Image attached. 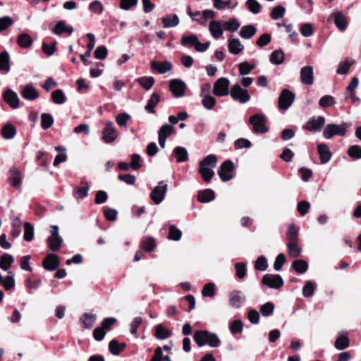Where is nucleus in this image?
<instances>
[{
	"mask_svg": "<svg viewBox=\"0 0 361 361\" xmlns=\"http://www.w3.org/2000/svg\"><path fill=\"white\" fill-rule=\"evenodd\" d=\"M217 157L214 154L205 157L199 164V172L203 180L209 182L214 175V169L216 166Z\"/></svg>",
	"mask_w": 361,
	"mask_h": 361,
	"instance_id": "f257e3e1",
	"label": "nucleus"
},
{
	"mask_svg": "<svg viewBox=\"0 0 361 361\" xmlns=\"http://www.w3.org/2000/svg\"><path fill=\"white\" fill-rule=\"evenodd\" d=\"M194 340L197 345L203 346L208 344L212 348H217L221 343L219 336L214 333L207 331H197L194 334Z\"/></svg>",
	"mask_w": 361,
	"mask_h": 361,
	"instance_id": "f03ea898",
	"label": "nucleus"
},
{
	"mask_svg": "<svg viewBox=\"0 0 361 361\" xmlns=\"http://www.w3.org/2000/svg\"><path fill=\"white\" fill-rule=\"evenodd\" d=\"M351 126L350 123H343L341 125L329 124L323 132V135L326 139H331L334 135L344 136L346 130Z\"/></svg>",
	"mask_w": 361,
	"mask_h": 361,
	"instance_id": "7ed1b4c3",
	"label": "nucleus"
},
{
	"mask_svg": "<svg viewBox=\"0 0 361 361\" xmlns=\"http://www.w3.org/2000/svg\"><path fill=\"white\" fill-rule=\"evenodd\" d=\"M51 235L47 239L48 247L52 251H57L61 247L63 239L59 235V227L57 226H51Z\"/></svg>",
	"mask_w": 361,
	"mask_h": 361,
	"instance_id": "20e7f679",
	"label": "nucleus"
},
{
	"mask_svg": "<svg viewBox=\"0 0 361 361\" xmlns=\"http://www.w3.org/2000/svg\"><path fill=\"white\" fill-rule=\"evenodd\" d=\"M230 94L234 100L239 101L242 104L247 103L250 99L248 91L243 89L238 84L233 85L230 90Z\"/></svg>",
	"mask_w": 361,
	"mask_h": 361,
	"instance_id": "39448f33",
	"label": "nucleus"
},
{
	"mask_svg": "<svg viewBox=\"0 0 361 361\" xmlns=\"http://www.w3.org/2000/svg\"><path fill=\"white\" fill-rule=\"evenodd\" d=\"M230 82L226 78H219L214 84L213 94L218 97H224L228 95L229 92Z\"/></svg>",
	"mask_w": 361,
	"mask_h": 361,
	"instance_id": "423d86ee",
	"label": "nucleus"
},
{
	"mask_svg": "<svg viewBox=\"0 0 361 361\" xmlns=\"http://www.w3.org/2000/svg\"><path fill=\"white\" fill-rule=\"evenodd\" d=\"M250 123L253 126L254 132L264 133L268 128L266 126V118L262 114H256L250 118Z\"/></svg>",
	"mask_w": 361,
	"mask_h": 361,
	"instance_id": "0eeeda50",
	"label": "nucleus"
},
{
	"mask_svg": "<svg viewBox=\"0 0 361 361\" xmlns=\"http://www.w3.org/2000/svg\"><path fill=\"white\" fill-rule=\"evenodd\" d=\"M167 190V183L165 181H160L150 193L152 200L157 204H160L164 199Z\"/></svg>",
	"mask_w": 361,
	"mask_h": 361,
	"instance_id": "6e6552de",
	"label": "nucleus"
},
{
	"mask_svg": "<svg viewBox=\"0 0 361 361\" xmlns=\"http://www.w3.org/2000/svg\"><path fill=\"white\" fill-rule=\"evenodd\" d=\"M295 99V94L290 90L284 89L279 97V107L281 110L288 109Z\"/></svg>",
	"mask_w": 361,
	"mask_h": 361,
	"instance_id": "1a4fd4ad",
	"label": "nucleus"
},
{
	"mask_svg": "<svg viewBox=\"0 0 361 361\" xmlns=\"http://www.w3.org/2000/svg\"><path fill=\"white\" fill-rule=\"evenodd\" d=\"M264 285L270 288L278 289L283 285V280L279 274H266L262 279Z\"/></svg>",
	"mask_w": 361,
	"mask_h": 361,
	"instance_id": "9d476101",
	"label": "nucleus"
},
{
	"mask_svg": "<svg viewBox=\"0 0 361 361\" xmlns=\"http://www.w3.org/2000/svg\"><path fill=\"white\" fill-rule=\"evenodd\" d=\"M186 84L180 79H173L169 82V88L175 97L180 98L185 95Z\"/></svg>",
	"mask_w": 361,
	"mask_h": 361,
	"instance_id": "9b49d317",
	"label": "nucleus"
},
{
	"mask_svg": "<svg viewBox=\"0 0 361 361\" xmlns=\"http://www.w3.org/2000/svg\"><path fill=\"white\" fill-rule=\"evenodd\" d=\"M118 132L113 126V123L108 121L105 123V127L102 130V139L106 143L114 142L118 137Z\"/></svg>",
	"mask_w": 361,
	"mask_h": 361,
	"instance_id": "f8f14e48",
	"label": "nucleus"
},
{
	"mask_svg": "<svg viewBox=\"0 0 361 361\" xmlns=\"http://www.w3.org/2000/svg\"><path fill=\"white\" fill-rule=\"evenodd\" d=\"M233 170V164L231 160H226L222 163L218 171L221 180L228 181L233 178L230 173Z\"/></svg>",
	"mask_w": 361,
	"mask_h": 361,
	"instance_id": "ddd939ff",
	"label": "nucleus"
},
{
	"mask_svg": "<svg viewBox=\"0 0 361 361\" xmlns=\"http://www.w3.org/2000/svg\"><path fill=\"white\" fill-rule=\"evenodd\" d=\"M174 126L166 124L162 126L159 130V144L161 148L165 147L166 140L174 132Z\"/></svg>",
	"mask_w": 361,
	"mask_h": 361,
	"instance_id": "4468645a",
	"label": "nucleus"
},
{
	"mask_svg": "<svg viewBox=\"0 0 361 361\" xmlns=\"http://www.w3.org/2000/svg\"><path fill=\"white\" fill-rule=\"evenodd\" d=\"M300 80L302 84L312 85L314 82V71L311 66H304L300 70Z\"/></svg>",
	"mask_w": 361,
	"mask_h": 361,
	"instance_id": "2eb2a0df",
	"label": "nucleus"
},
{
	"mask_svg": "<svg viewBox=\"0 0 361 361\" xmlns=\"http://www.w3.org/2000/svg\"><path fill=\"white\" fill-rule=\"evenodd\" d=\"M326 119L323 116L312 118L307 123L305 128L311 132L319 131L325 124Z\"/></svg>",
	"mask_w": 361,
	"mask_h": 361,
	"instance_id": "dca6fc26",
	"label": "nucleus"
},
{
	"mask_svg": "<svg viewBox=\"0 0 361 361\" xmlns=\"http://www.w3.org/2000/svg\"><path fill=\"white\" fill-rule=\"evenodd\" d=\"M317 151L319 155L321 164H325L331 159L332 154L326 144L319 143L317 145Z\"/></svg>",
	"mask_w": 361,
	"mask_h": 361,
	"instance_id": "f3484780",
	"label": "nucleus"
},
{
	"mask_svg": "<svg viewBox=\"0 0 361 361\" xmlns=\"http://www.w3.org/2000/svg\"><path fill=\"white\" fill-rule=\"evenodd\" d=\"M209 30L214 39H219L224 32L223 23L219 20H212L209 25Z\"/></svg>",
	"mask_w": 361,
	"mask_h": 361,
	"instance_id": "a211bd4d",
	"label": "nucleus"
},
{
	"mask_svg": "<svg viewBox=\"0 0 361 361\" xmlns=\"http://www.w3.org/2000/svg\"><path fill=\"white\" fill-rule=\"evenodd\" d=\"M4 99L13 109L19 106V99L17 94L11 90H6L3 94Z\"/></svg>",
	"mask_w": 361,
	"mask_h": 361,
	"instance_id": "6ab92c4d",
	"label": "nucleus"
},
{
	"mask_svg": "<svg viewBox=\"0 0 361 361\" xmlns=\"http://www.w3.org/2000/svg\"><path fill=\"white\" fill-rule=\"evenodd\" d=\"M59 266V259L54 254H49L43 261V267L49 271H54Z\"/></svg>",
	"mask_w": 361,
	"mask_h": 361,
	"instance_id": "aec40b11",
	"label": "nucleus"
},
{
	"mask_svg": "<svg viewBox=\"0 0 361 361\" xmlns=\"http://www.w3.org/2000/svg\"><path fill=\"white\" fill-rule=\"evenodd\" d=\"M245 298L239 290H233L229 294L230 305L234 308H239L244 302Z\"/></svg>",
	"mask_w": 361,
	"mask_h": 361,
	"instance_id": "412c9836",
	"label": "nucleus"
},
{
	"mask_svg": "<svg viewBox=\"0 0 361 361\" xmlns=\"http://www.w3.org/2000/svg\"><path fill=\"white\" fill-rule=\"evenodd\" d=\"M21 95L27 100H35L39 97V93L32 84H28L23 87Z\"/></svg>",
	"mask_w": 361,
	"mask_h": 361,
	"instance_id": "4be33fe9",
	"label": "nucleus"
},
{
	"mask_svg": "<svg viewBox=\"0 0 361 361\" xmlns=\"http://www.w3.org/2000/svg\"><path fill=\"white\" fill-rule=\"evenodd\" d=\"M151 68L155 69L160 74H164L172 69V65L168 61L164 62L154 61L151 62Z\"/></svg>",
	"mask_w": 361,
	"mask_h": 361,
	"instance_id": "5701e85b",
	"label": "nucleus"
},
{
	"mask_svg": "<svg viewBox=\"0 0 361 361\" xmlns=\"http://www.w3.org/2000/svg\"><path fill=\"white\" fill-rule=\"evenodd\" d=\"M228 49L231 54H238L243 50L244 46L238 38L231 37L228 40Z\"/></svg>",
	"mask_w": 361,
	"mask_h": 361,
	"instance_id": "b1692460",
	"label": "nucleus"
},
{
	"mask_svg": "<svg viewBox=\"0 0 361 361\" xmlns=\"http://www.w3.org/2000/svg\"><path fill=\"white\" fill-rule=\"evenodd\" d=\"M17 133L16 127L11 123H6L3 126L1 130V136L5 140H11L15 137Z\"/></svg>",
	"mask_w": 361,
	"mask_h": 361,
	"instance_id": "393cba45",
	"label": "nucleus"
},
{
	"mask_svg": "<svg viewBox=\"0 0 361 361\" xmlns=\"http://www.w3.org/2000/svg\"><path fill=\"white\" fill-rule=\"evenodd\" d=\"M177 162H185L188 159V153L186 148L183 147H176L173 151Z\"/></svg>",
	"mask_w": 361,
	"mask_h": 361,
	"instance_id": "a878e982",
	"label": "nucleus"
},
{
	"mask_svg": "<svg viewBox=\"0 0 361 361\" xmlns=\"http://www.w3.org/2000/svg\"><path fill=\"white\" fill-rule=\"evenodd\" d=\"M52 32L57 35L63 32H68L71 35L73 32V28L71 26H66L65 21L60 20L56 24Z\"/></svg>",
	"mask_w": 361,
	"mask_h": 361,
	"instance_id": "bb28decb",
	"label": "nucleus"
},
{
	"mask_svg": "<svg viewBox=\"0 0 361 361\" xmlns=\"http://www.w3.org/2000/svg\"><path fill=\"white\" fill-rule=\"evenodd\" d=\"M215 198L214 192L211 189H206L200 191L197 195V199L200 202L207 203L214 200Z\"/></svg>",
	"mask_w": 361,
	"mask_h": 361,
	"instance_id": "cd10ccee",
	"label": "nucleus"
},
{
	"mask_svg": "<svg viewBox=\"0 0 361 361\" xmlns=\"http://www.w3.org/2000/svg\"><path fill=\"white\" fill-rule=\"evenodd\" d=\"M83 186H76L74 188L73 197L78 199H84L87 197L90 187L87 183H82Z\"/></svg>",
	"mask_w": 361,
	"mask_h": 361,
	"instance_id": "c85d7f7f",
	"label": "nucleus"
},
{
	"mask_svg": "<svg viewBox=\"0 0 361 361\" xmlns=\"http://www.w3.org/2000/svg\"><path fill=\"white\" fill-rule=\"evenodd\" d=\"M334 23L337 28L341 31L345 30L347 27V21L345 16L341 12L337 11L334 13Z\"/></svg>",
	"mask_w": 361,
	"mask_h": 361,
	"instance_id": "c756f323",
	"label": "nucleus"
},
{
	"mask_svg": "<svg viewBox=\"0 0 361 361\" xmlns=\"http://www.w3.org/2000/svg\"><path fill=\"white\" fill-rule=\"evenodd\" d=\"M16 42L21 48L27 49L32 44L33 39L28 34L23 33L18 37Z\"/></svg>",
	"mask_w": 361,
	"mask_h": 361,
	"instance_id": "7c9ffc66",
	"label": "nucleus"
},
{
	"mask_svg": "<svg viewBox=\"0 0 361 361\" xmlns=\"http://www.w3.org/2000/svg\"><path fill=\"white\" fill-rule=\"evenodd\" d=\"M97 319L95 314L85 313L80 317V322L85 329H91L94 325Z\"/></svg>",
	"mask_w": 361,
	"mask_h": 361,
	"instance_id": "2f4dec72",
	"label": "nucleus"
},
{
	"mask_svg": "<svg viewBox=\"0 0 361 361\" xmlns=\"http://www.w3.org/2000/svg\"><path fill=\"white\" fill-rule=\"evenodd\" d=\"M287 250L289 256L292 258L299 257L302 252V248L297 244V241L288 242Z\"/></svg>",
	"mask_w": 361,
	"mask_h": 361,
	"instance_id": "473e14b6",
	"label": "nucleus"
},
{
	"mask_svg": "<svg viewBox=\"0 0 361 361\" xmlns=\"http://www.w3.org/2000/svg\"><path fill=\"white\" fill-rule=\"evenodd\" d=\"M201 95L203 97L202 100V106L207 110L213 109L216 103V99L209 94H204L203 92Z\"/></svg>",
	"mask_w": 361,
	"mask_h": 361,
	"instance_id": "72a5a7b5",
	"label": "nucleus"
},
{
	"mask_svg": "<svg viewBox=\"0 0 361 361\" xmlns=\"http://www.w3.org/2000/svg\"><path fill=\"white\" fill-rule=\"evenodd\" d=\"M14 261L13 257L8 253H4L0 257V268L3 270H8Z\"/></svg>",
	"mask_w": 361,
	"mask_h": 361,
	"instance_id": "f704fd0d",
	"label": "nucleus"
},
{
	"mask_svg": "<svg viewBox=\"0 0 361 361\" xmlns=\"http://www.w3.org/2000/svg\"><path fill=\"white\" fill-rule=\"evenodd\" d=\"M10 183L12 186L20 188L21 185L20 173L16 169L11 171Z\"/></svg>",
	"mask_w": 361,
	"mask_h": 361,
	"instance_id": "c9c22d12",
	"label": "nucleus"
},
{
	"mask_svg": "<svg viewBox=\"0 0 361 361\" xmlns=\"http://www.w3.org/2000/svg\"><path fill=\"white\" fill-rule=\"evenodd\" d=\"M292 268L298 274H303L307 270L308 264L303 259H297L292 263Z\"/></svg>",
	"mask_w": 361,
	"mask_h": 361,
	"instance_id": "e433bc0d",
	"label": "nucleus"
},
{
	"mask_svg": "<svg viewBox=\"0 0 361 361\" xmlns=\"http://www.w3.org/2000/svg\"><path fill=\"white\" fill-rule=\"evenodd\" d=\"M159 96L157 93L154 92L151 95L150 98L147 102V105L145 106V110L151 114L154 113V109L159 103Z\"/></svg>",
	"mask_w": 361,
	"mask_h": 361,
	"instance_id": "4c0bfd02",
	"label": "nucleus"
},
{
	"mask_svg": "<svg viewBox=\"0 0 361 361\" xmlns=\"http://www.w3.org/2000/svg\"><path fill=\"white\" fill-rule=\"evenodd\" d=\"M256 28L252 25H245L241 27L240 36L244 39H250L256 32Z\"/></svg>",
	"mask_w": 361,
	"mask_h": 361,
	"instance_id": "58836bf2",
	"label": "nucleus"
},
{
	"mask_svg": "<svg viewBox=\"0 0 361 361\" xmlns=\"http://www.w3.org/2000/svg\"><path fill=\"white\" fill-rule=\"evenodd\" d=\"M353 64V61L348 59L341 61L338 65L336 73L339 75L347 74Z\"/></svg>",
	"mask_w": 361,
	"mask_h": 361,
	"instance_id": "ea45409f",
	"label": "nucleus"
},
{
	"mask_svg": "<svg viewBox=\"0 0 361 361\" xmlns=\"http://www.w3.org/2000/svg\"><path fill=\"white\" fill-rule=\"evenodd\" d=\"M284 61V53L282 50L279 49L274 51L270 56V61L273 64L280 65Z\"/></svg>",
	"mask_w": 361,
	"mask_h": 361,
	"instance_id": "a19ab883",
	"label": "nucleus"
},
{
	"mask_svg": "<svg viewBox=\"0 0 361 361\" xmlns=\"http://www.w3.org/2000/svg\"><path fill=\"white\" fill-rule=\"evenodd\" d=\"M126 347V344H119L116 339H113L109 344V350L114 355H118Z\"/></svg>",
	"mask_w": 361,
	"mask_h": 361,
	"instance_id": "79ce46f5",
	"label": "nucleus"
},
{
	"mask_svg": "<svg viewBox=\"0 0 361 361\" xmlns=\"http://www.w3.org/2000/svg\"><path fill=\"white\" fill-rule=\"evenodd\" d=\"M9 54L7 51H4L0 53V70L8 71L9 66Z\"/></svg>",
	"mask_w": 361,
	"mask_h": 361,
	"instance_id": "37998d69",
	"label": "nucleus"
},
{
	"mask_svg": "<svg viewBox=\"0 0 361 361\" xmlns=\"http://www.w3.org/2000/svg\"><path fill=\"white\" fill-rule=\"evenodd\" d=\"M198 37L195 35H184L181 37L180 44L183 46L192 47L197 42Z\"/></svg>",
	"mask_w": 361,
	"mask_h": 361,
	"instance_id": "c03bdc74",
	"label": "nucleus"
},
{
	"mask_svg": "<svg viewBox=\"0 0 361 361\" xmlns=\"http://www.w3.org/2000/svg\"><path fill=\"white\" fill-rule=\"evenodd\" d=\"M24 240L30 242L34 238V227L29 222H25L24 224Z\"/></svg>",
	"mask_w": 361,
	"mask_h": 361,
	"instance_id": "a18cd8bd",
	"label": "nucleus"
},
{
	"mask_svg": "<svg viewBox=\"0 0 361 361\" xmlns=\"http://www.w3.org/2000/svg\"><path fill=\"white\" fill-rule=\"evenodd\" d=\"M350 341L347 336H340L336 338L334 345L335 348L339 350H344L349 346Z\"/></svg>",
	"mask_w": 361,
	"mask_h": 361,
	"instance_id": "49530a36",
	"label": "nucleus"
},
{
	"mask_svg": "<svg viewBox=\"0 0 361 361\" xmlns=\"http://www.w3.org/2000/svg\"><path fill=\"white\" fill-rule=\"evenodd\" d=\"M171 335V332L164 328L161 324L157 325L155 327V336L159 339H166L170 337Z\"/></svg>",
	"mask_w": 361,
	"mask_h": 361,
	"instance_id": "de8ad7c7",
	"label": "nucleus"
},
{
	"mask_svg": "<svg viewBox=\"0 0 361 361\" xmlns=\"http://www.w3.org/2000/svg\"><path fill=\"white\" fill-rule=\"evenodd\" d=\"M161 21L164 27H172L179 24V18L177 15H173V17L163 18Z\"/></svg>",
	"mask_w": 361,
	"mask_h": 361,
	"instance_id": "09e8293b",
	"label": "nucleus"
},
{
	"mask_svg": "<svg viewBox=\"0 0 361 361\" xmlns=\"http://www.w3.org/2000/svg\"><path fill=\"white\" fill-rule=\"evenodd\" d=\"M223 25H224V29L225 30L230 31V32H235L239 28L240 23L238 22V20L235 18H232L228 21L224 22Z\"/></svg>",
	"mask_w": 361,
	"mask_h": 361,
	"instance_id": "8fccbe9b",
	"label": "nucleus"
},
{
	"mask_svg": "<svg viewBox=\"0 0 361 361\" xmlns=\"http://www.w3.org/2000/svg\"><path fill=\"white\" fill-rule=\"evenodd\" d=\"M41 119V126L44 130L49 128L53 125L54 118L49 114L43 113Z\"/></svg>",
	"mask_w": 361,
	"mask_h": 361,
	"instance_id": "3c124183",
	"label": "nucleus"
},
{
	"mask_svg": "<svg viewBox=\"0 0 361 361\" xmlns=\"http://www.w3.org/2000/svg\"><path fill=\"white\" fill-rule=\"evenodd\" d=\"M298 228L293 224L288 226L287 231V238L288 242L297 241Z\"/></svg>",
	"mask_w": 361,
	"mask_h": 361,
	"instance_id": "603ef678",
	"label": "nucleus"
},
{
	"mask_svg": "<svg viewBox=\"0 0 361 361\" xmlns=\"http://www.w3.org/2000/svg\"><path fill=\"white\" fill-rule=\"evenodd\" d=\"M52 101L57 104H62L66 101V97L61 90H54L51 93Z\"/></svg>",
	"mask_w": 361,
	"mask_h": 361,
	"instance_id": "864d4df0",
	"label": "nucleus"
},
{
	"mask_svg": "<svg viewBox=\"0 0 361 361\" xmlns=\"http://www.w3.org/2000/svg\"><path fill=\"white\" fill-rule=\"evenodd\" d=\"M137 82L143 88L148 90L154 84V79L151 76L141 77L137 79Z\"/></svg>",
	"mask_w": 361,
	"mask_h": 361,
	"instance_id": "5fc2aeb1",
	"label": "nucleus"
},
{
	"mask_svg": "<svg viewBox=\"0 0 361 361\" xmlns=\"http://www.w3.org/2000/svg\"><path fill=\"white\" fill-rule=\"evenodd\" d=\"M155 240L152 237H148L142 241V247L146 252H150L155 248Z\"/></svg>",
	"mask_w": 361,
	"mask_h": 361,
	"instance_id": "6e6d98bb",
	"label": "nucleus"
},
{
	"mask_svg": "<svg viewBox=\"0 0 361 361\" xmlns=\"http://www.w3.org/2000/svg\"><path fill=\"white\" fill-rule=\"evenodd\" d=\"M285 8L282 6H277L272 8L270 16L273 20H278L283 17L285 13Z\"/></svg>",
	"mask_w": 361,
	"mask_h": 361,
	"instance_id": "4d7b16f0",
	"label": "nucleus"
},
{
	"mask_svg": "<svg viewBox=\"0 0 361 361\" xmlns=\"http://www.w3.org/2000/svg\"><path fill=\"white\" fill-rule=\"evenodd\" d=\"M268 268L267 259L264 256L259 257L255 263V269L259 271H265Z\"/></svg>",
	"mask_w": 361,
	"mask_h": 361,
	"instance_id": "13d9d810",
	"label": "nucleus"
},
{
	"mask_svg": "<svg viewBox=\"0 0 361 361\" xmlns=\"http://www.w3.org/2000/svg\"><path fill=\"white\" fill-rule=\"evenodd\" d=\"M13 24V20L8 16L0 18V32L8 29Z\"/></svg>",
	"mask_w": 361,
	"mask_h": 361,
	"instance_id": "bf43d9fd",
	"label": "nucleus"
},
{
	"mask_svg": "<svg viewBox=\"0 0 361 361\" xmlns=\"http://www.w3.org/2000/svg\"><path fill=\"white\" fill-rule=\"evenodd\" d=\"M348 154L353 159H361V147L359 145H353L348 149Z\"/></svg>",
	"mask_w": 361,
	"mask_h": 361,
	"instance_id": "052dcab7",
	"label": "nucleus"
},
{
	"mask_svg": "<svg viewBox=\"0 0 361 361\" xmlns=\"http://www.w3.org/2000/svg\"><path fill=\"white\" fill-rule=\"evenodd\" d=\"M182 235L181 231L177 228L175 226L172 225L169 227V238L178 241L180 239Z\"/></svg>",
	"mask_w": 361,
	"mask_h": 361,
	"instance_id": "680f3d73",
	"label": "nucleus"
},
{
	"mask_svg": "<svg viewBox=\"0 0 361 361\" xmlns=\"http://www.w3.org/2000/svg\"><path fill=\"white\" fill-rule=\"evenodd\" d=\"M315 290V286L311 281H307L302 288V295L305 298L313 295Z\"/></svg>",
	"mask_w": 361,
	"mask_h": 361,
	"instance_id": "e2e57ef3",
	"label": "nucleus"
},
{
	"mask_svg": "<svg viewBox=\"0 0 361 361\" xmlns=\"http://www.w3.org/2000/svg\"><path fill=\"white\" fill-rule=\"evenodd\" d=\"M274 310V305L272 302H268L262 305L260 308L261 313L264 317H268L272 314Z\"/></svg>",
	"mask_w": 361,
	"mask_h": 361,
	"instance_id": "0e129e2a",
	"label": "nucleus"
},
{
	"mask_svg": "<svg viewBox=\"0 0 361 361\" xmlns=\"http://www.w3.org/2000/svg\"><path fill=\"white\" fill-rule=\"evenodd\" d=\"M246 5L250 12L254 14H257L260 11L261 5L256 0H247L246 1Z\"/></svg>",
	"mask_w": 361,
	"mask_h": 361,
	"instance_id": "69168bd1",
	"label": "nucleus"
},
{
	"mask_svg": "<svg viewBox=\"0 0 361 361\" xmlns=\"http://www.w3.org/2000/svg\"><path fill=\"white\" fill-rule=\"evenodd\" d=\"M239 73L241 75L249 74L255 68L254 65L249 64L247 61L240 63L239 65Z\"/></svg>",
	"mask_w": 361,
	"mask_h": 361,
	"instance_id": "338daca9",
	"label": "nucleus"
},
{
	"mask_svg": "<svg viewBox=\"0 0 361 361\" xmlns=\"http://www.w3.org/2000/svg\"><path fill=\"white\" fill-rule=\"evenodd\" d=\"M202 294L204 297H213L215 294L214 284L212 283L205 284L202 290Z\"/></svg>",
	"mask_w": 361,
	"mask_h": 361,
	"instance_id": "774afa93",
	"label": "nucleus"
}]
</instances>
